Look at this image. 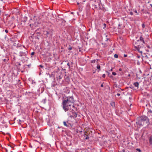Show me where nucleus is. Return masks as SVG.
Here are the masks:
<instances>
[{"mask_svg":"<svg viewBox=\"0 0 152 152\" xmlns=\"http://www.w3.org/2000/svg\"><path fill=\"white\" fill-rule=\"evenodd\" d=\"M75 100L72 96H68L63 98L61 104L65 112L69 111L72 108H74Z\"/></svg>","mask_w":152,"mask_h":152,"instance_id":"f257e3e1","label":"nucleus"},{"mask_svg":"<svg viewBox=\"0 0 152 152\" xmlns=\"http://www.w3.org/2000/svg\"><path fill=\"white\" fill-rule=\"evenodd\" d=\"M140 40H137V42H134L133 45L134 46L135 49L137 50L139 52L142 53V51L140 50V49L141 48L142 46H140V45H138V44L140 42V41L144 43H145V42L142 36L140 37Z\"/></svg>","mask_w":152,"mask_h":152,"instance_id":"f03ea898","label":"nucleus"},{"mask_svg":"<svg viewBox=\"0 0 152 152\" xmlns=\"http://www.w3.org/2000/svg\"><path fill=\"white\" fill-rule=\"evenodd\" d=\"M69 111L71 112L68 114V115L71 118H75L77 117V114L74 109L71 108Z\"/></svg>","mask_w":152,"mask_h":152,"instance_id":"7ed1b4c3","label":"nucleus"},{"mask_svg":"<svg viewBox=\"0 0 152 152\" xmlns=\"http://www.w3.org/2000/svg\"><path fill=\"white\" fill-rule=\"evenodd\" d=\"M28 52L27 51H25L23 52L22 51H20L19 53V56H20L22 58L21 61H23L25 60V58H26Z\"/></svg>","mask_w":152,"mask_h":152,"instance_id":"20e7f679","label":"nucleus"},{"mask_svg":"<svg viewBox=\"0 0 152 152\" xmlns=\"http://www.w3.org/2000/svg\"><path fill=\"white\" fill-rule=\"evenodd\" d=\"M141 121L143 122L146 121V123H147L148 125L149 124V119L147 117L145 116H142L141 117L140 120Z\"/></svg>","mask_w":152,"mask_h":152,"instance_id":"39448f33","label":"nucleus"},{"mask_svg":"<svg viewBox=\"0 0 152 152\" xmlns=\"http://www.w3.org/2000/svg\"><path fill=\"white\" fill-rule=\"evenodd\" d=\"M142 121H141L140 120H139L137 122H136V124L140 126H143V124L142 123Z\"/></svg>","mask_w":152,"mask_h":152,"instance_id":"423d86ee","label":"nucleus"},{"mask_svg":"<svg viewBox=\"0 0 152 152\" xmlns=\"http://www.w3.org/2000/svg\"><path fill=\"white\" fill-rule=\"evenodd\" d=\"M134 85L135 87H137V88H138L139 84L138 82H136L134 83Z\"/></svg>","mask_w":152,"mask_h":152,"instance_id":"0eeeda50","label":"nucleus"},{"mask_svg":"<svg viewBox=\"0 0 152 152\" xmlns=\"http://www.w3.org/2000/svg\"><path fill=\"white\" fill-rule=\"evenodd\" d=\"M84 136L85 137V139L86 140H87L89 138L88 136V135L86 134V133H85L84 134Z\"/></svg>","mask_w":152,"mask_h":152,"instance_id":"6e6552de","label":"nucleus"},{"mask_svg":"<svg viewBox=\"0 0 152 152\" xmlns=\"http://www.w3.org/2000/svg\"><path fill=\"white\" fill-rule=\"evenodd\" d=\"M96 68L98 69L99 70H98V72H99V71H100V70L101 69H100V66L99 64H97V66H96Z\"/></svg>","mask_w":152,"mask_h":152,"instance_id":"1a4fd4ad","label":"nucleus"},{"mask_svg":"<svg viewBox=\"0 0 152 152\" xmlns=\"http://www.w3.org/2000/svg\"><path fill=\"white\" fill-rule=\"evenodd\" d=\"M110 105L112 107H114L115 106V103L113 102H112L110 103Z\"/></svg>","mask_w":152,"mask_h":152,"instance_id":"9d476101","label":"nucleus"},{"mask_svg":"<svg viewBox=\"0 0 152 152\" xmlns=\"http://www.w3.org/2000/svg\"><path fill=\"white\" fill-rule=\"evenodd\" d=\"M65 77V80H66V81L68 82L69 80V78L68 76H66V77Z\"/></svg>","mask_w":152,"mask_h":152,"instance_id":"9b49d317","label":"nucleus"},{"mask_svg":"<svg viewBox=\"0 0 152 152\" xmlns=\"http://www.w3.org/2000/svg\"><path fill=\"white\" fill-rule=\"evenodd\" d=\"M149 143L150 144H152V138L151 137H150L149 139Z\"/></svg>","mask_w":152,"mask_h":152,"instance_id":"f8f14e48","label":"nucleus"},{"mask_svg":"<svg viewBox=\"0 0 152 152\" xmlns=\"http://www.w3.org/2000/svg\"><path fill=\"white\" fill-rule=\"evenodd\" d=\"M63 124H64V125L65 126H66V127H67V126H69L67 125V124L66 123V122L65 121H64L63 122Z\"/></svg>","mask_w":152,"mask_h":152,"instance_id":"ddd939ff","label":"nucleus"},{"mask_svg":"<svg viewBox=\"0 0 152 152\" xmlns=\"http://www.w3.org/2000/svg\"><path fill=\"white\" fill-rule=\"evenodd\" d=\"M62 76L61 75H59L58 77H57V80H58V79H59V80H60L62 78Z\"/></svg>","mask_w":152,"mask_h":152,"instance_id":"4468645a","label":"nucleus"},{"mask_svg":"<svg viewBox=\"0 0 152 152\" xmlns=\"http://www.w3.org/2000/svg\"><path fill=\"white\" fill-rule=\"evenodd\" d=\"M72 47L70 45L69 46V48H68V50H72Z\"/></svg>","mask_w":152,"mask_h":152,"instance_id":"2eb2a0df","label":"nucleus"},{"mask_svg":"<svg viewBox=\"0 0 152 152\" xmlns=\"http://www.w3.org/2000/svg\"><path fill=\"white\" fill-rule=\"evenodd\" d=\"M114 57L115 58H117L118 57V55L117 54H115L114 55Z\"/></svg>","mask_w":152,"mask_h":152,"instance_id":"dca6fc26","label":"nucleus"},{"mask_svg":"<svg viewBox=\"0 0 152 152\" xmlns=\"http://www.w3.org/2000/svg\"><path fill=\"white\" fill-rule=\"evenodd\" d=\"M136 150L137 151H138L139 152H141V151L140 149L139 148H137L136 149Z\"/></svg>","mask_w":152,"mask_h":152,"instance_id":"f3484780","label":"nucleus"},{"mask_svg":"<svg viewBox=\"0 0 152 152\" xmlns=\"http://www.w3.org/2000/svg\"><path fill=\"white\" fill-rule=\"evenodd\" d=\"M142 26L143 28H144L145 27V25L144 23H143L142 24Z\"/></svg>","mask_w":152,"mask_h":152,"instance_id":"a211bd4d","label":"nucleus"},{"mask_svg":"<svg viewBox=\"0 0 152 152\" xmlns=\"http://www.w3.org/2000/svg\"><path fill=\"white\" fill-rule=\"evenodd\" d=\"M96 62V60H92L91 61V63H95Z\"/></svg>","mask_w":152,"mask_h":152,"instance_id":"6ab92c4d","label":"nucleus"},{"mask_svg":"<svg viewBox=\"0 0 152 152\" xmlns=\"http://www.w3.org/2000/svg\"><path fill=\"white\" fill-rule=\"evenodd\" d=\"M112 74L114 75H116V73L115 72H112Z\"/></svg>","mask_w":152,"mask_h":152,"instance_id":"aec40b11","label":"nucleus"},{"mask_svg":"<svg viewBox=\"0 0 152 152\" xmlns=\"http://www.w3.org/2000/svg\"><path fill=\"white\" fill-rule=\"evenodd\" d=\"M31 83L32 84H34L36 83V82L34 81V80H32Z\"/></svg>","mask_w":152,"mask_h":152,"instance_id":"412c9836","label":"nucleus"},{"mask_svg":"<svg viewBox=\"0 0 152 152\" xmlns=\"http://www.w3.org/2000/svg\"><path fill=\"white\" fill-rule=\"evenodd\" d=\"M134 12L137 13V15H138V13L137 12V11L136 10H134Z\"/></svg>","mask_w":152,"mask_h":152,"instance_id":"4be33fe9","label":"nucleus"},{"mask_svg":"<svg viewBox=\"0 0 152 152\" xmlns=\"http://www.w3.org/2000/svg\"><path fill=\"white\" fill-rule=\"evenodd\" d=\"M35 54V53L34 52H32V53H31V56L32 57V56L33 55H34Z\"/></svg>","mask_w":152,"mask_h":152,"instance_id":"5701e85b","label":"nucleus"},{"mask_svg":"<svg viewBox=\"0 0 152 152\" xmlns=\"http://www.w3.org/2000/svg\"><path fill=\"white\" fill-rule=\"evenodd\" d=\"M8 60H9L8 59H7V60H6V59H3V61L4 62H6Z\"/></svg>","mask_w":152,"mask_h":152,"instance_id":"b1692460","label":"nucleus"},{"mask_svg":"<svg viewBox=\"0 0 152 152\" xmlns=\"http://www.w3.org/2000/svg\"><path fill=\"white\" fill-rule=\"evenodd\" d=\"M102 77L104 78L105 77V74H103Z\"/></svg>","mask_w":152,"mask_h":152,"instance_id":"393cba45","label":"nucleus"},{"mask_svg":"<svg viewBox=\"0 0 152 152\" xmlns=\"http://www.w3.org/2000/svg\"><path fill=\"white\" fill-rule=\"evenodd\" d=\"M67 65L68 66H69V67L70 68V65L69 64V63L68 62L67 64Z\"/></svg>","mask_w":152,"mask_h":152,"instance_id":"a878e982","label":"nucleus"},{"mask_svg":"<svg viewBox=\"0 0 152 152\" xmlns=\"http://www.w3.org/2000/svg\"><path fill=\"white\" fill-rule=\"evenodd\" d=\"M129 14L130 15H133V12H129Z\"/></svg>","mask_w":152,"mask_h":152,"instance_id":"bb28decb","label":"nucleus"},{"mask_svg":"<svg viewBox=\"0 0 152 152\" xmlns=\"http://www.w3.org/2000/svg\"><path fill=\"white\" fill-rule=\"evenodd\" d=\"M104 27L103 28H105L106 27V24H105V23H104Z\"/></svg>","mask_w":152,"mask_h":152,"instance_id":"cd10ccee","label":"nucleus"},{"mask_svg":"<svg viewBox=\"0 0 152 152\" xmlns=\"http://www.w3.org/2000/svg\"><path fill=\"white\" fill-rule=\"evenodd\" d=\"M31 64H30L29 65H26V66H28V68L30 67V66H31Z\"/></svg>","mask_w":152,"mask_h":152,"instance_id":"c85d7f7f","label":"nucleus"},{"mask_svg":"<svg viewBox=\"0 0 152 152\" xmlns=\"http://www.w3.org/2000/svg\"><path fill=\"white\" fill-rule=\"evenodd\" d=\"M5 31L6 33H7L8 32V31L7 29H5Z\"/></svg>","mask_w":152,"mask_h":152,"instance_id":"c756f323","label":"nucleus"},{"mask_svg":"<svg viewBox=\"0 0 152 152\" xmlns=\"http://www.w3.org/2000/svg\"><path fill=\"white\" fill-rule=\"evenodd\" d=\"M49 34V32L48 31H46V34L47 35H48Z\"/></svg>","mask_w":152,"mask_h":152,"instance_id":"7c9ffc66","label":"nucleus"},{"mask_svg":"<svg viewBox=\"0 0 152 152\" xmlns=\"http://www.w3.org/2000/svg\"><path fill=\"white\" fill-rule=\"evenodd\" d=\"M39 66L41 68H43V66L42 65H40Z\"/></svg>","mask_w":152,"mask_h":152,"instance_id":"2f4dec72","label":"nucleus"},{"mask_svg":"<svg viewBox=\"0 0 152 152\" xmlns=\"http://www.w3.org/2000/svg\"><path fill=\"white\" fill-rule=\"evenodd\" d=\"M124 57H126L127 56V55L126 54H124Z\"/></svg>","mask_w":152,"mask_h":152,"instance_id":"473e14b6","label":"nucleus"},{"mask_svg":"<svg viewBox=\"0 0 152 152\" xmlns=\"http://www.w3.org/2000/svg\"><path fill=\"white\" fill-rule=\"evenodd\" d=\"M44 101V103H45V102L46 101V99H44L43 100Z\"/></svg>","mask_w":152,"mask_h":152,"instance_id":"72a5a7b5","label":"nucleus"},{"mask_svg":"<svg viewBox=\"0 0 152 152\" xmlns=\"http://www.w3.org/2000/svg\"><path fill=\"white\" fill-rule=\"evenodd\" d=\"M122 70V69L121 68H120L119 69V71H121Z\"/></svg>","mask_w":152,"mask_h":152,"instance_id":"f704fd0d","label":"nucleus"},{"mask_svg":"<svg viewBox=\"0 0 152 152\" xmlns=\"http://www.w3.org/2000/svg\"><path fill=\"white\" fill-rule=\"evenodd\" d=\"M117 95L118 96H120V94L119 93H118L117 94Z\"/></svg>","mask_w":152,"mask_h":152,"instance_id":"c9c22d12","label":"nucleus"},{"mask_svg":"<svg viewBox=\"0 0 152 152\" xmlns=\"http://www.w3.org/2000/svg\"><path fill=\"white\" fill-rule=\"evenodd\" d=\"M101 87H103V84H102L101 85Z\"/></svg>","mask_w":152,"mask_h":152,"instance_id":"e433bc0d","label":"nucleus"},{"mask_svg":"<svg viewBox=\"0 0 152 152\" xmlns=\"http://www.w3.org/2000/svg\"><path fill=\"white\" fill-rule=\"evenodd\" d=\"M1 132L2 133V134H5L4 132H3L1 131Z\"/></svg>","mask_w":152,"mask_h":152,"instance_id":"4c0bfd02","label":"nucleus"},{"mask_svg":"<svg viewBox=\"0 0 152 152\" xmlns=\"http://www.w3.org/2000/svg\"><path fill=\"white\" fill-rule=\"evenodd\" d=\"M113 68H112L110 69V71H113Z\"/></svg>","mask_w":152,"mask_h":152,"instance_id":"58836bf2","label":"nucleus"},{"mask_svg":"<svg viewBox=\"0 0 152 152\" xmlns=\"http://www.w3.org/2000/svg\"><path fill=\"white\" fill-rule=\"evenodd\" d=\"M137 58H139L140 57V56H137Z\"/></svg>","mask_w":152,"mask_h":152,"instance_id":"ea45409f","label":"nucleus"},{"mask_svg":"<svg viewBox=\"0 0 152 152\" xmlns=\"http://www.w3.org/2000/svg\"><path fill=\"white\" fill-rule=\"evenodd\" d=\"M150 5L151 6V7H152V4H150Z\"/></svg>","mask_w":152,"mask_h":152,"instance_id":"a19ab883","label":"nucleus"},{"mask_svg":"<svg viewBox=\"0 0 152 152\" xmlns=\"http://www.w3.org/2000/svg\"><path fill=\"white\" fill-rule=\"evenodd\" d=\"M79 3L78 2H77V4L78 5H79Z\"/></svg>","mask_w":152,"mask_h":152,"instance_id":"79ce46f5","label":"nucleus"},{"mask_svg":"<svg viewBox=\"0 0 152 152\" xmlns=\"http://www.w3.org/2000/svg\"><path fill=\"white\" fill-rule=\"evenodd\" d=\"M108 39V38H107V39L106 40V41H107V40Z\"/></svg>","mask_w":152,"mask_h":152,"instance_id":"37998d69","label":"nucleus"},{"mask_svg":"<svg viewBox=\"0 0 152 152\" xmlns=\"http://www.w3.org/2000/svg\"><path fill=\"white\" fill-rule=\"evenodd\" d=\"M23 47L24 48H25V46H23Z\"/></svg>","mask_w":152,"mask_h":152,"instance_id":"c03bdc74","label":"nucleus"},{"mask_svg":"<svg viewBox=\"0 0 152 152\" xmlns=\"http://www.w3.org/2000/svg\"><path fill=\"white\" fill-rule=\"evenodd\" d=\"M19 65L20 66L21 65V64H19Z\"/></svg>","mask_w":152,"mask_h":152,"instance_id":"a18cd8bd","label":"nucleus"},{"mask_svg":"<svg viewBox=\"0 0 152 152\" xmlns=\"http://www.w3.org/2000/svg\"><path fill=\"white\" fill-rule=\"evenodd\" d=\"M128 76H130V74H129L128 75Z\"/></svg>","mask_w":152,"mask_h":152,"instance_id":"49530a36","label":"nucleus"},{"mask_svg":"<svg viewBox=\"0 0 152 152\" xmlns=\"http://www.w3.org/2000/svg\"><path fill=\"white\" fill-rule=\"evenodd\" d=\"M137 64H139V63H137Z\"/></svg>","mask_w":152,"mask_h":152,"instance_id":"de8ad7c7","label":"nucleus"},{"mask_svg":"<svg viewBox=\"0 0 152 152\" xmlns=\"http://www.w3.org/2000/svg\"><path fill=\"white\" fill-rule=\"evenodd\" d=\"M137 64H139V63H137Z\"/></svg>","mask_w":152,"mask_h":152,"instance_id":"09e8293b","label":"nucleus"},{"mask_svg":"<svg viewBox=\"0 0 152 152\" xmlns=\"http://www.w3.org/2000/svg\"><path fill=\"white\" fill-rule=\"evenodd\" d=\"M137 64H139V63H137Z\"/></svg>","mask_w":152,"mask_h":152,"instance_id":"8fccbe9b","label":"nucleus"},{"mask_svg":"<svg viewBox=\"0 0 152 152\" xmlns=\"http://www.w3.org/2000/svg\"><path fill=\"white\" fill-rule=\"evenodd\" d=\"M19 80V81H18V82L20 81V80Z\"/></svg>","mask_w":152,"mask_h":152,"instance_id":"3c124183","label":"nucleus"},{"mask_svg":"<svg viewBox=\"0 0 152 152\" xmlns=\"http://www.w3.org/2000/svg\"><path fill=\"white\" fill-rule=\"evenodd\" d=\"M19 80V81H18V82L20 81V80Z\"/></svg>","mask_w":152,"mask_h":152,"instance_id":"603ef678","label":"nucleus"}]
</instances>
